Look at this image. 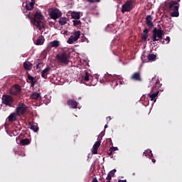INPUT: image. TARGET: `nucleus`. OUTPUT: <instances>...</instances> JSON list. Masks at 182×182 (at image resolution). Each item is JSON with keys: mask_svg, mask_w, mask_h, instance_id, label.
Listing matches in <instances>:
<instances>
[{"mask_svg": "<svg viewBox=\"0 0 182 182\" xmlns=\"http://www.w3.org/2000/svg\"><path fill=\"white\" fill-rule=\"evenodd\" d=\"M156 58H157V55L154 54H149L147 55L148 62L156 60Z\"/></svg>", "mask_w": 182, "mask_h": 182, "instance_id": "obj_31", "label": "nucleus"}, {"mask_svg": "<svg viewBox=\"0 0 182 182\" xmlns=\"http://www.w3.org/2000/svg\"><path fill=\"white\" fill-rule=\"evenodd\" d=\"M112 153L113 152L109 149V151L107 152V154H109V156H112Z\"/></svg>", "mask_w": 182, "mask_h": 182, "instance_id": "obj_42", "label": "nucleus"}, {"mask_svg": "<svg viewBox=\"0 0 182 182\" xmlns=\"http://www.w3.org/2000/svg\"><path fill=\"white\" fill-rule=\"evenodd\" d=\"M49 15L51 19L56 21V19H59L62 16V11L58 9H54L50 12Z\"/></svg>", "mask_w": 182, "mask_h": 182, "instance_id": "obj_10", "label": "nucleus"}, {"mask_svg": "<svg viewBox=\"0 0 182 182\" xmlns=\"http://www.w3.org/2000/svg\"><path fill=\"white\" fill-rule=\"evenodd\" d=\"M59 25H61V26H63V25H66L68 23V18L65 17H60L58 21Z\"/></svg>", "mask_w": 182, "mask_h": 182, "instance_id": "obj_26", "label": "nucleus"}, {"mask_svg": "<svg viewBox=\"0 0 182 182\" xmlns=\"http://www.w3.org/2000/svg\"><path fill=\"white\" fill-rule=\"evenodd\" d=\"M117 150H119V149L117 147H114V146H112L111 148H109V151H117Z\"/></svg>", "mask_w": 182, "mask_h": 182, "instance_id": "obj_38", "label": "nucleus"}, {"mask_svg": "<svg viewBox=\"0 0 182 182\" xmlns=\"http://www.w3.org/2000/svg\"><path fill=\"white\" fill-rule=\"evenodd\" d=\"M80 38V32L79 31H75L73 35L70 36L68 40L67 41V43H69V45H72L74 42H76L77 39Z\"/></svg>", "mask_w": 182, "mask_h": 182, "instance_id": "obj_11", "label": "nucleus"}, {"mask_svg": "<svg viewBox=\"0 0 182 182\" xmlns=\"http://www.w3.org/2000/svg\"><path fill=\"white\" fill-rule=\"evenodd\" d=\"M13 134L14 136H18V131L16 130L13 131Z\"/></svg>", "mask_w": 182, "mask_h": 182, "instance_id": "obj_40", "label": "nucleus"}, {"mask_svg": "<svg viewBox=\"0 0 182 182\" xmlns=\"http://www.w3.org/2000/svg\"><path fill=\"white\" fill-rule=\"evenodd\" d=\"M166 6L169 12H171V15L173 18H178L180 15L178 13V8H180L178 1H176V0L171 1L166 4Z\"/></svg>", "mask_w": 182, "mask_h": 182, "instance_id": "obj_2", "label": "nucleus"}, {"mask_svg": "<svg viewBox=\"0 0 182 182\" xmlns=\"http://www.w3.org/2000/svg\"><path fill=\"white\" fill-rule=\"evenodd\" d=\"M27 111L28 106H26L23 102H20L16 108V114L19 117L23 116Z\"/></svg>", "mask_w": 182, "mask_h": 182, "instance_id": "obj_6", "label": "nucleus"}, {"mask_svg": "<svg viewBox=\"0 0 182 182\" xmlns=\"http://www.w3.org/2000/svg\"><path fill=\"white\" fill-rule=\"evenodd\" d=\"M50 67H47L44 70L41 71V77L43 79H48V75H49V72H50Z\"/></svg>", "mask_w": 182, "mask_h": 182, "instance_id": "obj_16", "label": "nucleus"}, {"mask_svg": "<svg viewBox=\"0 0 182 182\" xmlns=\"http://www.w3.org/2000/svg\"><path fill=\"white\" fill-rule=\"evenodd\" d=\"M117 171L116 169H112V171H110L107 174L106 180H107V181H110L112 180V177H114V174Z\"/></svg>", "mask_w": 182, "mask_h": 182, "instance_id": "obj_21", "label": "nucleus"}, {"mask_svg": "<svg viewBox=\"0 0 182 182\" xmlns=\"http://www.w3.org/2000/svg\"><path fill=\"white\" fill-rule=\"evenodd\" d=\"M21 92H22V88L19 85H14L9 90L10 95H12L13 96H18V95H21Z\"/></svg>", "mask_w": 182, "mask_h": 182, "instance_id": "obj_9", "label": "nucleus"}, {"mask_svg": "<svg viewBox=\"0 0 182 182\" xmlns=\"http://www.w3.org/2000/svg\"><path fill=\"white\" fill-rule=\"evenodd\" d=\"M107 120H112V117H107Z\"/></svg>", "mask_w": 182, "mask_h": 182, "instance_id": "obj_45", "label": "nucleus"}, {"mask_svg": "<svg viewBox=\"0 0 182 182\" xmlns=\"http://www.w3.org/2000/svg\"><path fill=\"white\" fill-rule=\"evenodd\" d=\"M73 23L75 26H79V25H82L80 20H74L73 21Z\"/></svg>", "mask_w": 182, "mask_h": 182, "instance_id": "obj_35", "label": "nucleus"}, {"mask_svg": "<svg viewBox=\"0 0 182 182\" xmlns=\"http://www.w3.org/2000/svg\"><path fill=\"white\" fill-rule=\"evenodd\" d=\"M145 157H153V153H151V150L147 149L144 152Z\"/></svg>", "mask_w": 182, "mask_h": 182, "instance_id": "obj_33", "label": "nucleus"}, {"mask_svg": "<svg viewBox=\"0 0 182 182\" xmlns=\"http://www.w3.org/2000/svg\"><path fill=\"white\" fill-rule=\"evenodd\" d=\"M118 182H127V181L126 179L125 180L119 179Z\"/></svg>", "mask_w": 182, "mask_h": 182, "instance_id": "obj_43", "label": "nucleus"}, {"mask_svg": "<svg viewBox=\"0 0 182 182\" xmlns=\"http://www.w3.org/2000/svg\"><path fill=\"white\" fill-rule=\"evenodd\" d=\"M159 91H156V92L149 94L148 96L150 97V100L156 103V100H157V97L159 96Z\"/></svg>", "mask_w": 182, "mask_h": 182, "instance_id": "obj_18", "label": "nucleus"}, {"mask_svg": "<svg viewBox=\"0 0 182 182\" xmlns=\"http://www.w3.org/2000/svg\"><path fill=\"white\" fill-rule=\"evenodd\" d=\"M71 17L73 19L79 20L80 19V13L73 11L71 13Z\"/></svg>", "mask_w": 182, "mask_h": 182, "instance_id": "obj_25", "label": "nucleus"}, {"mask_svg": "<svg viewBox=\"0 0 182 182\" xmlns=\"http://www.w3.org/2000/svg\"><path fill=\"white\" fill-rule=\"evenodd\" d=\"M134 8L133 1L127 0L122 6L121 12L122 14H126V12H130Z\"/></svg>", "mask_w": 182, "mask_h": 182, "instance_id": "obj_7", "label": "nucleus"}, {"mask_svg": "<svg viewBox=\"0 0 182 182\" xmlns=\"http://www.w3.org/2000/svg\"><path fill=\"white\" fill-rule=\"evenodd\" d=\"M31 130H33V132H38V130H39L38 125H31Z\"/></svg>", "mask_w": 182, "mask_h": 182, "instance_id": "obj_37", "label": "nucleus"}, {"mask_svg": "<svg viewBox=\"0 0 182 182\" xmlns=\"http://www.w3.org/2000/svg\"><path fill=\"white\" fill-rule=\"evenodd\" d=\"M141 59L143 63H147V62H149L147 57L146 55H144V54H142Z\"/></svg>", "mask_w": 182, "mask_h": 182, "instance_id": "obj_36", "label": "nucleus"}, {"mask_svg": "<svg viewBox=\"0 0 182 182\" xmlns=\"http://www.w3.org/2000/svg\"><path fill=\"white\" fill-rule=\"evenodd\" d=\"M92 79V75L90 73L85 72V75L83 77V82L87 85V86H92L93 85L92 82H89V81Z\"/></svg>", "mask_w": 182, "mask_h": 182, "instance_id": "obj_12", "label": "nucleus"}, {"mask_svg": "<svg viewBox=\"0 0 182 182\" xmlns=\"http://www.w3.org/2000/svg\"><path fill=\"white\" fill-rule=\"evenodd\" d=\"M165 41H166V45H168V43H170V37L169 36H166V38H165Z\"/></svg>", "mask_w": 182, "mask_h": 182, "instance_id": "obj_39", "label": "nucleus"}, {"mask_svg": "<svg viewBox=\"0 0 182 182\" xmlns=\"http://www.w3.org/2000/svg\"><path fill=\"white\" fill-rule=\"evenodd\" d=\"M147 38H149V30L147 28H144L143 31V34L141 36L142 41H147Z\"/></svg>", "mask_w": 182, "mask_h": 182, "instance_id": "obj_23", "label": "nucleus"}, {"mask_svg": "<svg viewBox=\"0 0 182 182\" xmlns=\"http://www.w3.org/2000/svg\"><path fill=\"white\" fill-rule=\"evenodd\" d=\"M31 144V141L28 138L21 139L20 141L21 146H28V144Z\"/></svg>", "mask_w": 182, "mask_h": 182, "instance_id": "obj_29", "label": "nucleus"}, {"mask_svg": "<svg viewBox=\"0 0 182 182\" xmlns=\"http://www.w3.org/2000/svg\"><path fill=\"white\" fill-rule=\"evenodd\" d=\"M151 21H153V17H151L150 15L146 17V23L149 28H153V26H154Z\"/></svg>", "mask_w": 182, "mask_h": 182, "instance_id": "obj_19", "label": "nucleus"}, {"mask_svg": "<svg viewBox=\"0 0 182 182\" xmlns=\"http://www.w3.org/2000/svg\"><path fill=\"white\" fill-rule=\"evenodd\" d=\"M151 161H152V163H156V159H151Z\"/></svg>", "mask_w": 182, "mask_h": 182, "instance_id": "obj_46", "label": "nucleus"}, {"mask_svg": "<svg viewBox=\"0 0 182 182\" xmlns=\"http://www.w3.org/2000/svg\"><path fill=\"white\" fill-rule=\"evenodd\" d=\"M45 43V37L43 36H40L37 39L36 44V45H43Z\"/></svg>", "mask_w": 182, "mask_h": 182, "instance_id": "obj_27", "label": "nucleus"}, {"mask_svg": "<svg viewBox=\"0 0 182 182\" xmlns=\"http://www.w3.org/2000/svg\"><path fill=\"white\" fill-rule=\"evenodd\" d=\"M87 2H90V4H95V0H87Z\"/></svg>", "mask_w": 182, "mask_h": 182, "instance_id": "obj_41", "label": "nucleus"}, {"mask_svg": "<svg viewBox=\"0 0 182 182\" xmlns=\"http://www.w3.org/2000/svg\"><path fill=\"white\" fill-rule=\"evenodd\" d=\"M156 82H155V85L152 87V90L154 89V87H161V84L160 83V80L159 79L155 80Z\"/></svg>", "mask_w": 182, "mask_h": 182, "instance_id": "obj_34", "label": "nucleus"}, {"mask_svg": "<svg viewBox=\"0 0 182 182\" xmlns=\"http://www.w3.org/2000/svg\"><path fill=\"white\" fill-rule=\"evenodd\" d=\"M119 85H123V82L122 81H119Z\"/></svg>", "mask_w": 182, "mask_h": 182, "instance_id": "obj_48", "label": "nucleus"}, {"mask_svg": "<svg viewBox=\"0 0 182 182\" xmlns=\"http://www.w3.org/2000/svg\"><path fill=\"white\" fill-rule=\"evenodd\" d=\"M135 174H136V173H133V176H135Z\"/></svg>", "mask_w": 182, "mask_h": 182, "instance_id": "obj_52", "label": "nucleus"}, {"mask_svg": "<svg viewBox=\"0 0 182 182\" xmlns=\"http://www.w3.org/2000/svg\"><path fill=\"white\" fill-rule=\"evenodd\" d=\"M67 105L68 106H70L71 109H77V102L75 100H68Z\"/></svg>", "mask_w": 182, "mask_h": 182, "instance_id": "obj_14", "label": "nucleus"}, {"mask_svg": "<svg viewBox=\"0 0 182 182\" xmlns=\"http://www.w3.org/2000/svg\"><path fill=\"white\" fill-rule=\"evenodd\" d=\"M101 143L102 140L100 139L94 144L92 151V154H97V150H99V147H100Z\"/></svg>", "mask_w": 182, "mask_h": 182, "instance_id": "obj_13", "label": "nucleus"}, {"mask_svg": "<svg viewBox=\"0 0 182 182\" xmlns=\"http://www.w3.org/2000/svg\"><path fill=\"white\" fill-rule=\"evenodd\" d=\"M131 79L132 80H136L137 82H141V76L140 75V72L134 73L132 75Z\"/></svg>", "mask_w": 182, "mask_h": 182, "instance_id": "obj_17", "label": "nucleus"}, {"mask_svg": "<svg viewBox=\"0 0 182 182\" xmlns=\"http://www.w3.org/2000/svg\"><path fill=\"white\" fill-rule=\"evenodd\" d=\"M33 64L31 63L29 61H26L23 63V68L26 70H31L32 69Z\"/></svg>", "mask_w": 182, "mask_h": 182, "instance_id": "obj_22", "label": "nucleus"}, {"mask_svg": "<svg viewBox=\"0 0 182 182\" xmlns=\"http://www.w3.org/2000/svg\"><path fill=\"white\" fill-rule=\"evenodd\" d=\"M14 97L9 95H4L1 97V103L8 107H14Z\"/></svg>", "mask_w": 182, "mask_h": 182, "instance_id": "obj_5", "label": "nucleus"}, {"mask_svg": "<svg viewBox=\"0 0 182 182\" xmlns=\"http://www.w3.org/2000/svg\"><path fill=\"white\" fill-rule=\"evenodd\" d=\"M41 97V94L38 92H34L31 95V98L34 100H38Z\"/></svg>", "mask_w": 182, "mask_h": 182, "instance_id": "obj_32", "label": "nucleus"}, {"mask_svg": "<svg viewBox=\"0 0 182 182\" xmlns=\"http://www.w3.org/2000/svg\"><path fill=\"white\" fill-rule=\"evenodd\" d=\"M16 113L13 112L7 117V119L9 122H16Z\"/></svg>", "mask_w": 182, "mask_h": 182, "instance_id": "obj_24", "label": "nucleus"}, {"mask_svg": "<svg viewBox=\"0 0 182 182\" xmlns=\"http://www.w3.org/2000/svg\"><path fill=\"white\" fill-rule=\"evenodd\" d=\"M59 45H60V43L57 40H55L50 43V48H58Z\"/></svg>", "mask_w": 182, "mask_h": 182, "instance_id": "obj_30", "label": "nucleus"}, {"mask_svg": "<svg viewBox=\"0 0 182 182\" xmlns=\"http://www.w3.org/2000/svg\"><path fill=\"white\" fill-rule=\"evenodd\" d=\"M27 77H28V80L30 81L31 87H33L35 86V84L36 83V80L29 73H27Z\"/></svg>", "mask_w": 182, "mask_h": 182, "instance_id": "obj_20", "label": "nucleus"}, {"mask_svg": "<svg viewBox=\"0 0 182 182\" xmlns=\"http://www.w3.org/2000/svg\"><path fill=\"white\" fill-rule=\"evenodd\" d=\"M26 12H25V11H23V14H26Z\"/></svg>", "mask_w": 182, "mask_h": 182, "instance_id": "obj_53", "label": "nucleus"}, {"mask_svg": "<svg viewBox=\"0 0 182 182\" xmlns=\"http://www.w3.org/2000/svg\"><path fill=\"white\" fill-rule=\"evenodd\" d=\"M35 6V2H30L26 5V12L28 11H32L33 9V6Z\"/></svg>", "mask_w": 182, "mask_h": 182, "instance_id": "obj_28", "label": "nucleus"}, {"mask_svg": "<svg viewBox=\"0 0 182 182\" xmlns=\"http://www.w3.org/2000/svg\"><path fill=\"white\" fill-rule=\"evenodd\" d=\"M152 80H156V79L153 78Z\"/></svg>", "mask_w": 182, "mask_h": 182, "instance_id": "obj_51", "label": "nucleus"}, {"mask_svg": "<svg viewBox=\"0 0 182 182\" xmlns=\"http://www.w3.org/2000/svg\"><path fill=\"white\" fill-rule=\"evenodd\" d=\"M159 41L162 43V45H166V41L159 40Z\"/></svg>", "mask_w": 182, "mask_h": 182, "instance_id": "obj_44", "label": "nucleus"}, {"mask_svg": "<svg viewBox=\"0 0 182 182\" xmlns=\"http://www.w3.org/2000/svg\"><path fill=\"white\" fill-rule=\"evenodd\" d=\"M56 58L59 65H61V66H66L69 65L70 54H69V53H62L58 54Z\"/></svg>", "mask_w": 182, "mask_h": 182, "instance_id": "obj_3", "label": "nucleus"}, {"mask_svg": "<svg viewBox=\"0 0 182 182\" xmlns=\"http://www.w3.org/2000/svg\"><path fill=\"white\" fill-rule=\"evenodd\" d=\"M26 18L31 21V23H33L36 28L39 29V31H42V29L45 28V26L43 24V15L41 11H36L34 14V17L31 16V12L28 14H26Z\"/></svg>", "mask_w": 182, "mask_h": 182, "instance_id": "obj_1", "label": "nucleus"}, {"mask_svg": "<svg viewBox=\"0 0 182 182\" xmlns=\"http://www.w3.org/2000/svg\"><path fill=\"white\" fill-rule=\"evenodd\" d=\"M94 1H95V2H97V3L100 2V0H94Z\"/></svg>", "mask_w": 182, "mask_h": 182, "instance_id": "obj_47", "label": "nucleus"}, {"mask_svg": "<svg viewBox=\"0 0 182 182\" xmlns=\"http://www.w3.org/2000/svg\"><path fill=\"white\" fill-rule=\"evenodd\" d=\"M104 80H106V82H110V85L111 86H112V87H116V86H119V81L114 79V77H113V76H112L111 75H108L105 77L102 80H100V82L103 83Z\"/></svg>", "mask_w": 182, "mask_h": 182, "instance_id": "obj_8", "label": "nucleus"}, {"mask_svg": "<svg viewBox=\"0 0 182 182\" xmlns=\"http://www.w3.org/2000/svg\"><path fill=\"white\" fill-rule=\"evenodd\" d=\"M31 2H35V0H31Z\"/></svg>", "mask_w": 182, "mask_h": 182, "instance_id": "obj_50", "label": "nucleus"}, {"mask_svg": "<svg viewBox=\"0 0 182 182\" xmlns=\"http://www.w3.org/2000/svg\"><path fill=\"white\" fill-rule=\"evenodd\" d=\"M163 36H164V31L161 30V28H154L153 29L151 36L153 42L161 41V39H163Z\"/></svg>", "mask_w": 182, "mask_h": 182, "instance_id": "obj_4", "label": "nucleus"}, {"mask_svg": "<svg viewBox=\"0 0 182 182\" xmlns=\"http://www.w3.org/2000/svg\"><path fill=\"white\" fill-rule=\"evenodd\" d=\"M44 63H43V61L40 60V59H38L36 60L35 62H34V65H35V68L36 70L38 69H42V68H43L44 66Z\"/></svg>", "mask_w": 182, "mask_h": 182, "instance_id": "obj_15", "label": "nucleus"}, {"mask_svg": "<svg viewBox=\"0 0 182 182\" xmlns=\"http://www.w3.org/2000/svg\"><path fill=\"white\" fill-rule=\"evenodd\" d=\"M107 124H106V125L105 126V129H107Z\"/></svg>", "mask_w": 182, "mask_h": 182, "instance_id": "obj_49", "label": "nucleus"}]
</instances>
